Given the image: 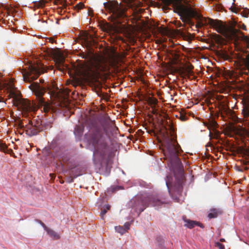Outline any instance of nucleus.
Segmentation results:
<instances>
[{"mask_svg":"<svg viewBox=\"0 0 249 249\" xmlns=\"http://www.w3.org/2000/svg\"><path fill=\"white\" fill-rule=\"evenodd\" d=\"M81 174L79 173L78 174H75L73 173V171L72 170L70 173V177H68L67 182L68 183H71L73 181L74 178H77L79 176H80Z\"/></svg>","mask_w":249,"mask_h":249,"instance_id":"17","label":"nucleus"},{"mask_svg":"<svg viewBox=\"0 0 249 249\" xmlns=\"http://www.w3.org/2000/svg\"><path fill=\"white\" fill-rule=\"evenodd\" d=\"M217 216V212L216 210L213 209L211 210V212L208 214V217L210 218H215Z\"/></svg>","mask_w":249,"mask_h":249,"instance_id":"22","label":"nucleus"},{"mask_svg":"<svg viewBox=\"0 0 249 249\" xmlns=\"http://www.w3.org/2000/svg\"><path fill=\"white\" fill-rule=\"evenodd\" d=\"M171 179L172 177L170 175L166 176V185L171 196L173 199L178 201V198L177 195H180L182 191V182L180 180H178L172 187L170 183V179Z\"/></svg>","mask_w":249,"mask_h":249,"instance_id":"11","label":"nucleus"},{"mask_svg":"<svg viewBox=\"0 0 249 249\" xmlns=\"http://www.w3.org/2000/svg\"><path fill=\"white\" fill-rule=\"evenodd\" d=\"M105 8L111 14V17L114 21L121 18L126 17V7L117 1L111 0L104 3Z\"/></svg>","mask_w":249,"mask_h":249,"instance_id":"7","label":"nucleus"},{"mask_svg":"<svg viewBox=\"0 0 249 249\" xmlns=\"http://www.w3.org/2000/svg\"><path fill=\"white\" fill-rule=\"evenodd\" d=\"M43 121L40 119H33L31 121L29 124L24 127V130L28 136L31 137L38 134L40 132L45 129L48 128L51 126H44Z\"/></svg>","mask_w":249,"mask_h":249,"instance_id":"10","label":"nucleus"},{"mask_svg":"<svg viewBox=\"0 0 249 249\" xmlns=\"http://www.w3.org/2000/svg\"><path fill=\"white\" fill-rule=\"evenodd\" d=\"M242 29L245 30H246V26L245 25H243Z\"/></svg>","mask_w":249,"mask_h":249,"instance_id":"38","label":"nucleus"},{"mask_svg":"<svg viewBox=\"0 0 249 249\" xmlns=\"http://www.w3.org/2000/svg\"><path fill=\"white\" fill-rule=\"evenodd\" d=\"M80 56L87 62L83 65V74L88 79H94L99 75L100 71H106L108 70V66L105 63L98 62L95 66V70H92L90 65L92 64V56L90 53H81Z\"/></svg>","mask_w":249,"mask_h":249,"instance_id":"5","label":"nucleus"},{"mask_svg":"<svg viewBox=\"0 0 249 249\" xmlns=\"http://www.w3.org/2000/svg\"><path fill=\"white\" fill-rule=\"evenodd\" d=\"M56 156L58 157L59 160H62L64 162H66L68 160V159L63 155V154L58 153Z\"/></svg>","mask_w":249,"mask_h":249,"instance_id":"23","label":"nucleus"},{"mask_svg":"<svg viewBox=\"0 0 249 249\" xmlns=\"http://www.w3.org/2000/svg\"><path fill=\"white\" fill-rule=\"evenodd\" d=\"M234 1H235V0H233V1L232 2V5L234 4Z\"/></svg>","mask_w":249,"mask_h":249,"instance_id":"41","label":"nucleus"},{"mask_svg":"<svg viewBox=\"0 0 249 249\" xmlns=\"http://www.w3.org/2000/svg\"><path fill=\"white\" fill-rule=\"evenodd\" d=\"M211 135H212V133L210 132V136H211Z\"/></svg>","mask_w":249,"mask_h":249,"instance_id":"44","label":"nucleus"},{"mask_svg":"<svg viewBox=\"0 0 249 249\" xmlns=\"http://www.w3.org/2000/svg\"><path fill=\"white\" fill-rule=\"evenodd\" d=\"M232 12H236L235 11V8H234V7H232V6H231V7L230 8Z\"/></svg>","mask_w":249,"mask_h":249,"instance_id":"37","label":"nucleus"},{"mask_svg":"<svg viewBox=\"0 0 249 249\" xmlns=\"http://www.w3.org/2000/svg\"><path fill=\"white\" fill-rule=\"evenodd\" d=\"M47 71V67L41 63L30 64L28 70L23 75L24 80L30 82L38 77L42 73Z\"/></svg>","mask_w":249,"mask_h":249,"instance_id":"9","label":"nucleus"},{"mask_svg":"<svg viewBox=\"0 0 249 249\" xmlns=\"http://www.w3.org/2000/svg\"><path fill=\"white\" fill-rule=\"evenodd\" d=\"M247 214L249 216V209L247 211Z\"/></svg>","mask_w":249,"mask_h":249,"instance_id":"39","label":"nucleus"},{"mask_svg":"<svg viewBox=\"0 0 249 249\" xmlns=\"http://www.w3.org/2000/svg\"><path fill=\"white\" fill-rule=\"evenodd\" d=\"M205 126H206L209 130H214L217 127L218 124L213 119H210L208 122L204 123Z\"/></svg>","mask_w":249,"mask_h":249,"instance_id":"15","label":"nucleus"},{"mask_svg":"<svg viewBox=\"0 0 249 249\" xmlns=\"http://www.w3.org/2000/svg\"><path fill=\"white\" fill-rule=\"evenodd\" d=\"M50 41L53 42V39H52V38H50Z\"/></svg>","mask_w":249,"mask_h":249,"instance_id":"42","label":"nucleus"},{"mask_svg":"<svg viewBox=\"0 0 249 249\" xmlns=\"http://www.w3.org/2000/svg\"><path fill=\"white\" fill-rule=\"evenodd\" d=\"M6 101L4 100L3 97L0 96V103H1V107H3L6 106Z\"/></svg>","mask_w":249,"mask_h":249,"instance_id":"24","label":"nucleus"},{"mask_svg":"<svg viewBox=\"0 0 249 249\" xmlns=\"http://www.w3.org/2000/svg\"><path fill=\"white\" fill-rule=\"evenodd\" d=\"M45 5V3L44 1L40 2L39 6L43 7Z\"/></svg>","mask_w":249,"mask_h":249,"instance_id":"35","label":"nucleus"},{"mask_svg":"<svg viewBox=\"0 0 249 249\" xmlns=\"http://www.w3.org/2000/svg\"><path fill=\"white\" fill-rule=\"evenodd\" d=\"M29 87L36 96L38 105L43 107L44 111L46 113L50 111L51 110V107L48 103L45 102L44 98L43 97L46 91V88L40 86L37 82H34Z\"/></svg>","mask_w":249,"mask_h":249,"instance_id":"8","label":"nucleus"},{"mask_svg":"<svg viewBox=\"0 0 249 249\" xmlns=\"http://www.w3.org/2000/svg\"><path fill=\"white\" fill-rule=\"evenodd\" d=\"M84 7V4L82 2H79L75 6V8L77 9L78 10L80 9H82Z\"/></svg>","mask_w":249,"mask_h":249,"instance_id":"25","label":"nucleus"},{"mask_svg":"<svg viewBox=\"0 0 249 249\" xmlns=\"http://www.w3.org/2000/svg\"><path fill=\"white\" fill-rule=\"evenodd\" d=\"M217 247L219 249H224L225 247H224V246L220 243H217Z\"/></svg>","mask_w":249,"mask_h":249,"instance_id":"31","label":"nucleus"},{"mask_svg":"<svg viewBox=\"0 0 249 249\" xmlns=\"http://www.w3.org/2000/svg\"><path fill=\"white\" fill-rule=\"evenodd\" d=\"M162 151L165 158L168 160L170 168L175 176L178 174L182 178L184 169L178 155L182 150L177 140L172 135H164L162 142Z\"/></svg>","mask_w":249,"mask_h":249,"instance_id":"2","label":"nucleus"},{"mask_svg":"<svg viewBox=\"0 0 249 249\" xmlns=\"http://www.w3.org/2000/svg\"><path fill=\"white\" fill-rule=\"evenodd\" d=\"M166 203V199L160 194H144L131 200L129 207L134 209L139 216L149 206L156 207Z\"/></svg>","mask_w":249,"mask_h":249,"instance_id":"3","label":"nucleus"},{"mask_svg":"<svg viewBox=\"0 0 249 249\" xmlns=\"http://www.w3.org/2000/svg\"><path fill=\"white\" fill-rule=\"evenodd\" d=\"M7 148V146L4 144H1L0 145V150L1 151H4Z\"/></svg>","mask_w":249,"mask_h":249,"instance_id":"29","label":"nucleus"},{"mask_svg":"<svg viewBox=\"0 0 249 249\" xmlns=\"http://www.w3.org/2000/svg\"><path fill=\"white\" fill-rule=\"evenodd\" d=\"M162 2L166 6L172 5L174 11L178 13L182 21L189 24L190 28L195 25L192 18L197 20H200L202 18V16L189 4H184L180 0H162Z\"/></svg>","mask_w":249,"mask_h":249,"instance_id":"4","label":"nucleus"},{"mask_svg":"<svg viewBox=\"0 0 249 249\" xmlns=\"http://www.w3.org/2000/svg\"><path fill=\"white\" fill-rule=\"evenodd\" d=\"M52 68H53V67H52V66H50L49 69H52Z\"/></svg>","mask_w":249,"mask_h":249,"instance_id":"43","label":"nucleus"},{"mask_svg":"<svg viewBox=\"0 0 249 249\" xmlns=\"http://www.w3.org/2000/svg\"><path fill=\"white\" fill-rule=\"evenodd\" d=\"M178 34L181 35H183L184 34V31H183V29H180L179 30H178Z\"/></svg>","mask_w":249,"mask_h":249,"instance_id":"34","label":"nucleus"},{"mask_svg":"<svg viewBox=\"0 0 249 249\" xmlns=\"http://www.w3.org/2000/svg\"><path fill=\"white\" fill-rule=\"evenodd\" d=\"M112 127V124H107L103 128L94 127L87 136L89 143L93 147V161L101 166H107L114 156L113 144L107 132Z\"/></svg>","mask_w":249,"mask_h":249,"instance_id":"1","label":"nucleus"},{"mask_svg":"<svg viewBox=\"0 0 249 249\" xmlns=\"http://www.w3.org/2000/svg\"><path fill=\"white\" fill-rule=\"evenodd\" d=\"M188 73L189 74H190V76H189V78H190V76L192 75H193V72L191 70H189L188 71Z\"/></svg>","mask_w":249,"mask_h":249,"instance_id":"36","label":"nucleus"},{"mask_svg":"<svg viewBox=\"0 0 249 249\" xmlns=\"http://www.w3.org/2000/svg\"><path fill=\"white\" fill-rule=\"evenodd\" d=\"M207 24H209L218 33L226 37H237L240 31L232 26H228L219 20L208 18L205 19Z\"/></svg>","mask_w":249,"mask_h":249,"instance_id":"6","label":"nucleus"},{"mask_svg":"<svg viewBox=\"0 0 249 249\" xmlns=\"http://www.w3.org/2000/svg\"><path fill=\"white\" fill-rule=\"evenodd\" d=\"M175 25L177 27H180L184 26H185L184 24H182L181 23L180 21H176V22L175 23Z\"/></svg>","mask_w":249,"mask_h":249,"instance_id":"28","label":"nucleus"},{"mask_svg":"<svg viewBox=\"0 0 249 249\" xmlns=\"http://www.w3.org/2000/svg\"><path fill=\"white\" fill-rule=\"evenodd\" d=\"M151 108H152L151 112L153 114L157 115L158 114V110L156 108V107H152Z\"/></svg>","mask_w":249,"mask_h":249,"instance_id":"27","label":"nucleus"},{"mask_svg":"<svg viewBox=\"0 0 249 249\" xmlns=\"http://www.w3.org/2000/svg\"><path fill=\"white\" fill-rule=\"evenodd\" d=\"M242 112L245 117H249V103L244 107Z\"/></svg>","mask_w":249,"mask_h":249,"instance_id":"19","label":"nucleus"},{"mask_svg":"<svg viewBox=\"0 0 249 249\" xmlns=\"http://www.w3.org/2000/svg\"><path fill=\"white\" fill-rule=\"evenodd\" d=\"M110 206L109 205H106L103 208H102L100 213V216L102 218H104V215L107 213V211L110 210Z\"/></svg>","mask_w":249,"mask_h":249,"instance_id":"18","label":"nucleus"},{"mask_svg":"<svg viewBox=\"0 0 249 249\" xmlns=\"http://www.w3.org/2000/svg\"><path fill=\"white\" fill-rule=\"evenodd\" d=\"M148 104L152 107H156L158 100L156 98H149L148 101Z\"/></svg>","mask_w":249,"mask_h":249,"instance_id":"20","label":"nucleus"},{"mask_svg":"<svg viewBox=\"0 0 249 249\" xmlns=\"http://www.w3.org/2000/svg\"><path fill=\"white\" fill-rule=\"evenodd\" d=\"M9 95L11 98H13L14 104L22 111L28 112L32 109L31 103L28 100L18 97L14 91H11Z\"/></svg>","mask_w":249,"mask_h":249,"instance_id":"12","label":"nucleus"},{"mask_svg":"<svg viewBox=\"0 0 249 249\" xmlns=\"http://www.w3.org/2000/svg\"><path fill=\"white\" fill-rule=\"evenodd\" d=\"M115 229L117 232L120 233L121 234H123L126 232V229L122 226H116Z\"/></svg>","mask_w":249,"mask_h":249,"instance_id":"21","label":"nucleus"},{"mask_svg":"<svg viewBox=\"0 0 249 249\" xmlns=\"http://www.w3.org/2000/svg\"><path fill=\"white\" fill-rule=\"evenodd\" d=\"M51 54L55 65L58 70L63 71L64 70L65 58L63 55L59 52H56L53 50Z\"/></svg>","mask_w":249,"mask_h":249,"instance_id":"13","label":"nucleus"},{"mask_svg":"<svg viewBox=\"0 0 249 249\" xmlns=\"http://www.w3.org/2000/svg\"><path fill=\"white\" fill-rule=\"evenodd\" d=\"M202 26V24L200 22H198L196 25V28H199Z\"/></svg>","mask_w":249,"mask_h":249,"instance_id":"33","label":"nucleus"},{"mask_svg":"<svg viewBox=\"0 0 249 249\" xmlns=\"http://www.w3.org/2000/svg\"><path fill=\"white\" fill-rule=\"evenodd\" d=\"M46 231H47V233L53 239H58L60 238L59 235L53 230L48 228Z\"/></svg>","mask_w":249,"mask_h":249,"instance_id":"16","label":"nucleus"},{"mask_svg":"<svg viewBox=\"0 0 249 249\" xmlns=\"http://www.w3.org/2000/svg\"><path fill=\"white\" fill-rule=\"evenodd\" d=\"M129 223H125V224L124 225V228L126 229V231H127V230H128L129 229Z\"/></svg>","mask_w":249,"mask_h":249,"instance_id":"32","label":"nucleus"},{"mask_svg":"<svg viewBox=\"0 0 249 249\" xmlns=\"http://www.w3.org/2000/svg\"><path fill=\"white\" fill-rule=\"evenodd\" d=\"M40 82L41 83H42V82H44V80L40 79Z\"/></svg>","mask_w":249,"mask_h":249,"instance_id":"40","label":"nucleus"},{"mask_svg":"<svg viewBox=\"0 0 249 249\" xmlns=\"http://www.w3.org/2000/svg\"><path fill=\"white\" fill-rule=\"evenodd\" d=\"M183 220H184V222L185 223L184 224V226L192 229L194 228L196 225H198L200 226L201 228H203L204 226L202 224H200L197 222L190 220L189 219H187L185 217H183Z\"/></svg>","mask_w":249,"mask_h":249,"instance_id":"14","label":"nucleus"},{"mask_svg":"<svg viewBox=\"0 0 249 249\" xmlns=\"http://www.w3.org/2000/svg\"><path fill=\"white\" fill-rule=\"evenodd\" d=\"M36 221L43 227L45 231L48 229V228L41 221L39 220H37Z\"/></svg>","mask_w":249,"mask_h":249,"instance_id":"26","label":"nucleus"},{"mask_svg":"<svg viewBox=\"0 0 249 249\" xmlns=\"http://www.w3.org/2000/svg\"><path fill=\"white\" fill-rule=\"evenodd\" d=\"M180 118L181 121H184L187 120V117L185 115L180 114Z\"/></svg>","mask_w":249,"mask_h":249,"instance_id":"30","label":"nucleus"}]
</instances>
